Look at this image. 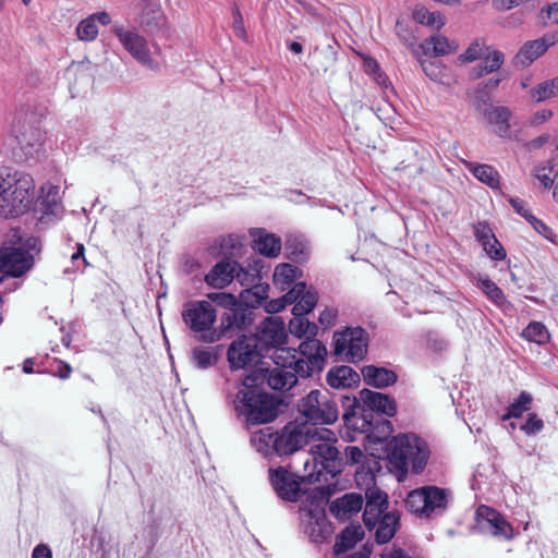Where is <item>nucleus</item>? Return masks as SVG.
<instances>
[{
  "mask_svg": "<svg viewBox=\"0 0 558 558\" xmlns=\"http://www.w3.org/2000/svg\"><path fill=\"white\" fill-rule=\"evenodd\" d=\"M40 198L43 199V203L49 207L58 205L61 199L60 187L51 183L44 184L41 186Z\"/></svg>",
  "mask_w": 558,
  "mask_h": 558,
  "instance_id": "nucleus-53",
  "label": "nucleus"
},
{
  "mask_svg": "<svg viewBox=\"0 0 558 558\" xmlns=\"http://www.w3.org/2000/svg\"><path fill=\"white\" fill-rule=\"evenodd\" d=\"M335 354L351 363L362 361L367 353L368 335L361 327H348L333 335Z\"/></svg>",
  "mask_w": 558,
  "mask_h": 558,
  "instance_id": "nucleus-10",
  "label": "nucleus"
},
{
  "mask_svg": "<svg viewBox=\"0 0 558 558\" xmlns=\"http://www.w3.org/2000/svg\"><path fill=\"white\" fill-rule=\"evenodd\" d=\"M428 453L426 444L414 434H400L388 444L390 463L402 473L409 468L420 473L427 462Z\"/></svg>",
  "mask_w": 558,
  "mask_h": 558,
  "instance_id": "nucleus-5",
  "label": "nucleus"
},
{
  "mask_svg": "<svg viewBox=\"0 0 558 558\" xmlns=\"http://www.w3.org/2000/svg\"><path fill=\"white\" fill-rule=\"evenodd\" d=\"M251 312L238 304L226 312L220 318V325L217 328L221 331V338L229 332L240 331L251 322Z\"/></svg>",
  "mask_w": 558,
  "mask_h": 558,
  "instance_id": "nucleus-25",
  "label": "nucleus"
},
{
  "mask_svg": "<svg viewBox=\"0 0 558 558\" xmlns=\"http://www.w3.org/2000/svg\"><path fill=\"white\" fill-rule=\"evenodd\" d=\"M365 383L377 388H385L396 383L397 375L387 368L367 365L362 368Z\"/></svg>",
  "mask_w": 558,
  "mask_h": 558,
  "instance_id": "nucleus-31",
  "label": "nucleus"
},
{
  "mask_svg": "<svg viewBox=\"0 0 558 558\" xmlns=\"http://www.w3.org/2000/svg\"><path fill=\"white\" fill-rule=\"evenodd\" d=\"M529 94L531 99L535 102H542L558 97L557 77L555 76L538 83L530 89Z\"/></svg>",
  "mask_w": 558,
  "mask_h": 558,
  "instance_id": "nucleus-40",
  "label": "nucleus"
},
{
  "mask_svg": "<svg viewBox=\"0 0 558 558\" xmlns=\"http://www.w3.org/2000/svg\"><path fill=\"white\" fill-rule=\"evenodd\" d=\"M38 252L37 238H23L20 230H11L0 248V282L8 276L19 277L27 271L33 266L34 253Z\"/></svg>",
  "mask_w": 558,
  "mask_h": 558,
  "instance_id": "nucleus-2",
  "label": "nucleus"
},
{
  "mask_svg": "<svg viewBox=\"0 0 558 558\" xmlns=\"http://www.w3.org/2000/svg\"><path fill=\"white\" fill-rule=\"evenodd\" d=\"M487 51L488 47L486 46L485 40L475 39L468 46V48L462 53L458 56L457 62L460 64L474 62L476 60L482 59Z\"/></svg>",
  "mask_w": 558,
  "mask_h": 558,
  "instance_id": "nucleus-44",
  "label": "nucleus"
},
{
  "mask_svg": "<svg viewBox=\"0 0 558 558\" xmlns=\"http://www.w3.org/2000/svg\"><path fill=\"white\" fill-rule=\"evenodd\" d=\"M318 301L317 292L313 289L304 290L298 295V300L294 301V306L292 308L293 315L307 314L310 313L316 305Z\"/></svg>",
  "mask_w": 558,
  "mask_h": 558,
  "instance_id": "nucleus-43",
  "label": "nucleus"
},
{
  "mask_svg": "<svg viewBox=\"0 0 558 558\" xmlns=\"http://www.w3.org/2000/svg\"><path fill=\"white\" fill-rule=\"evenodd\" d=\"M298 268L290 264L278 265L274 272V283L281 290H286L296 278Z\"/></svg>",
  "mask_w": 558,
  "mask_h": 558,
  "instance_id": "nucleus-48",
  "label": "nucleus"
},
{
  "mask_svg": "<svg viewBox=\"0 0 558 558\" xmlns=\"http://www.w3.org/2000/svg\"><path fill=\"white\" fill-rule=\"evenodd\" d=\"M478 287L486 294V296L489 300H492L495 304L504 303L505 295H504L502 291L492 280H489L487 278L480 279Z\"/></svg>",
  "mask_w": 558,
  "mask_h": 558,
  "instance_id": "nucleus-51",
  "label": "nucleus"
},
{
  "mask_svg": "<svg viewBox=\"0 0 558 558\" xmlns=\"http://www.w3.org/2000/svg\"><path fill=\"white\" fill-rule=\"evenodd\" d=\"M363 506V498L357 494H345L337 498L330 505V512L338 519L345 520L351 514L359 512Z\"/></svg>",
  "mask_w": 558,
  "mask_h": 558,
  "instance_id": "nucleus-29",
  "label": "nucleus"
},
{
  "mask_svg": "<svg viewBox=\"0 0 558 558\" xmlns=\"http://www.w3.org/2000/svg\"><path fill=\"white\" fill-rule=\"evenodd\" d=\"M529 223L534 228L536 232H538L546 240H548L551 243H557V236L555 232L544 221L533 216L530 217Z\"/></svg>",
  "mask_w": 558,
  "mask_h": 558,
  "instance_id": "nucleus-58",
  "label": "nucleus"
},
{
  "mask_svg": "<svg viewBox=\"0 0 558 558\" xmlns=\"http://www.w3.org/2000/svg\"><path fill=\"white\" fill-rule=\"evenodd\" d=\"M451 499L450 492L437 486H423L408 494L407 508L421 518L444 513Z\"/></svg>",
  "mask_w": 558,
  "mask_h": 558,
  "instance_id": "nucleus-7",
  "label": "nucleus"
},
{
  "mask_svg": "<svg viewBox=\"0 0 558 558\" xmlns=\"http://www.w3.org/2000/svg\"><path fill=\"white\" fill-rule=\"evenodd\" d=\"M286 338L284 323L279 318H266L257 329L255 340L259 344L260 352L282 344Z\"/></svg>",
  "mask_w": 558,
  "mask_h": 558,
  "instance_id": "nucleus-21",
  "label": "nucleus"
},
{
  "mask_svg": "<svg viewBox=\"0 0 558 558\" xmlns=\"http://www.w3.org/2000/svg\"><path fill=\"white\" fill-rule=\"evenodd\" d=\"M422 69L426 76L432 81L440 84H449V75L447 69L441 62L434 60L421 61Z\"/></svg>",
  "mask_w": 558,
  "mask_h": 558,
  "instance_id": "nucleus-47",
  "label": "nucleus"
},
{
  "mask_svg": "<svg viewBox=\"0 0 558 558\" xmlns=\"http://www.w3.org/2000/svg\"><path fill=\"white\" fill-rule=\"evenodd\" d=\"M542 19L549 24H558V2L551 3L541 11Z\"/></svg>",
  "mask_w": 558,
  "mask_h": 558,
  "instance_id": "nucleus-61",
  "label": "nucleus"
},
{
  "mask_svg": "<svg viewBox=\"0 0 558 558\" xmlns=\"http://www.w3.org/2000/svg\"><path fill=\"white\" fill-rule=\"evenodd\" d=\"M413 20L430 29L439 31L446 25V16L440 11H430L424 5H416L412 12Z\"/></svg>",
  "mask_w": 558,
  "mask_h": 558,
  "instance_id": "nucleus-33",
  "label": "nucleus"
},
{
  "mask_svg": "<svg viewBox=\"0 0 558 558\" xmlns=\"http://www.w3.org/2000/svg\"><path fill=\"white\" fill-rule=\"evenodd\" d=\"M298 354L301 361L299 364V375L307 377L312 373L323 369L327 350L319 340L310 337L301 342Z\"/></svg>",
  "mask_w": 558,
  "mask_h": 558,
  "instance_id": "nucleus-14",
  "label": "nucleus"
},
{
  "mask_svg": "<svg viewBox=\"0 0 558 558\" xmlns=\"http://www.w3.org/2000/svg\"><path fill=\"white\" fill-rule=\"evenodd\" d=\"M364 536V531L361 525H350L344 529L337 537L333 546V554L337 558H368L372 554L371 548L364 546L362 549L352 554H348L357 542Z\"/></svg>",
  "mask_w": 558,
  "mask_h": 558,
  "instance_id": "nucleus-18",
  "label": "nucleus"
},
{
  "mask_svg": "<svg viewBox=\"0 0 558 558\" xmlns=\"http://www.w3.org/2000/svg\"><path fill=\"white\" fill-rule=\"evenodd\" d=\"M306 517L308 518L306 532L314 542L319 543L330 535L331 530L323 509L315 508L307 510Z\"/></svg>",
  "mask_w": 558,
  "mask_h": 558,
  "instance_id": "nucleus-27",
  "label": "nucleus"
},
{
  "mask_svg": "<svg viewBox=\"0 0 558 558\" xmlns=\"http://www.w3.org/2000/svg\"><path fill=\"white\" fill-rule=\"evenodd\" d=\"M268 474L270 484L278 497L291 502L301 498L303 494L301 484L305 478L308 480L305 471L304 475H296L283 466L270 468Z\"/></svg>",
  "mask_w": 558,
  "mask_h": 558,
  "instance_id": "nucleus-12",
  "label": "nucleus"
},
{
  "mask_svg": "<svg viewBox=\"0 0 558 558\" xmlns=\"http://www.w3.org/2000/svg\"><path fill=\"white\" fill-rule=\"evenodd\" d=\"M242 299L245 303H248L251 306L258 305L262 300L266 296L265 288L262 286H255L253 290H245L241 293Z\"/></svg>",
  "mask_w": 558,
  "mask_h": 558,
  "instance_id": "nucleus-59",
  "label": "nucleus"
},
{
  "mask_svg": "<svg viewBox=\"0 0 558 558\" xmlns=\"http://www.w3.org/2000/svg\"><path fill=\"white\" fill-rule=\"evenodd\" d=\"M143 24L150 29L162 28L166 24V16L161 7L157 3H149L143 12Z\"/></svg>",
  "mask_w": 558,
  "mask_h": 558,
  "instance_id": "nucleus-46",
  "label": "nucleus"
},
{
  "mask_svg": "<svg viewBox=\"0 0 558 558\" xmlns=\"http://www.w3.org/2000/svg\"><path fill=\"white\" fill-rule=\"evenodd\" d=\"M399 526V515L397 512H388L378 520L376 524V541L379 544L388 543L397 532Z\"/></svg>",
  "mask_w": 558,
  "mask_h": 558,
  "instance_id": "nucleus-37",
  "label": "nucleus"
},
{
  "mask_svg": "<svg viewBox=\"0 0 558 558\" xmlns=\"http://www.w3.org/2000/svg\"><path fill=\"white\" fill-rule=\"evenodd\" d=\"M254 338L242 337L233 341L228 349V361L232 368H243L263 354Z\"/></svg>",
  "mask_w": 558,
  "mask_h": 558,
  "instance_id": "nucleus-20",
  "label": "nucleus"
},
{
  "mask_svg": "<svg viewBox=\"0 0 558 558\" xmlns=\"http://www.w3.org/2000/svg\"><path fill=\"white\" fill-rule=\"evenodd\" d=\"M250 277L251 275L245 271L238 262L226 259L214 266L205 276V281L215 289H222L227 287L233 278H236L243 286L248 284Z\"/></svg>",
  "mask_w": 558,
  "mask_h": 558,
  "instance_id": "nucleus-15",
  "label": "nucleus"
},
{
  "mask_svg": "<svg viewBox=\"0 0 558 558\" xmlns=\"http://www.w3.org/2000/svg\"><path fill=\"white\" fill-rule=\"evenodd\" d=\"M476 519L481 529L495 537L511 539L514 536L512 525L490 507L480 506L476 510Z\"/></svg>",
  "mask_w": 558,
  "mask_h": 558,
  "instance_id": "nucleus-19",
  "label": "nucleus"
},
{
  "mask_svg": "<svg viewBox=\"0 0 558 558\" xmlns=\"http://www.w3.org/2000/svg\"><path fill=\"white\" fill-rule=\"evenodd\" d=\"M250 441L257 452L268 457L275 452L276 432L271 427L259 428L251 434Z\"/></svg>",
  "mask_w": 558,
  "mask_h": 558,
  "instance_id": "nucleus-32",
  "label": "nucleus"
},
{
  "mask_svg": "<svg viewBox=\"0 0 558 558\" xmlns=\"http://www.w3.org/2000/svg\"><path fill=\"white\" fill-rule=\"evenodd\" d=\"M299 411L314 424H332L339 416L328 390H312L300 401Z\"/></svg>",
  "mask_w": 558,
  "mask_h": 558,
  "instance_id": "nucleus-9",
  "label": "nucleus"
},
{
  "mask_svg": "<svg viewBox=\"0 0 558 558\" xmlns=\"http://www.w3.org/2000/svg\"><path fill=\"white\" fill-rule=\"evenodd\" d=\"M276 367L293 371L299 374V364L301 363L298 350L288 347L278 345L274 348L271 354Z\"/></svg>",
  "mask_w": 558,
  "mask_h": 558,
  "instance_id": "nucleus-34",
  "label": "nucleus"
},
{
  "mask_svg": "<svg viewBox=\"0 0 558 558\" xmlns=\"http://www.w3.org/2000/svg\"><path fill=\"white\" fill-rule=\"evenodd\" d=\"M520 428L529 436L536 435L544 428V421L536 413H530Z\"/></svg>",
  "mask_w": 558,
  "mask_h": 558,
  "instance_id": "nucleus-56",
  "label": "nucleus"
},
{
  "mask_svg": "<svg viewBox=\"0 0 558 558\" xmlns=\"http://www.w3.org/2000/svg\"><path fill=\"white\" fill-rule=\"evenodd\" d=\"M483 114L497 136L506 140L522 141L520 133L512 130L514 125L511 122L513 114L509 107L489 105L484 109Z\"/></svg>",
  "mask_w": 558,
  "mask_h": 558,
  "instance_id": "nucleus-16",
  "label": "nucleus"
},
{
  "mask_svg": "<svg viewBox=\"0 0 558 558\" xmlns=\"http://www.w3.org/2000/svg\"><path fill=\"white\" fill-rule=\"evenodd\" d=\"M232 28H233V32H234V35L243 40H246L247 38V35H246V32H245V28H244V23H243V19H242V15L240 13V11L236 9L234 10L233 12V24H232Z\"/></svg>",
  "mask_w": 558,
  "mask_h": 558,
  "instance_id": "nucleus-63",
  "label": "nucleus"
},
{
  "mask_svg": "<svg viewBox=\"0 0 558 558\" xmlns=\"http://www.w3.org/2000/svg\"><path fill=\"white\" fill-rule=\"evenodd\" d=\"M289 330L298 338H310L316 335L317 327L315 324L305 318V314H300L294 315V318L290 320Z\"/></svg>",
  "mask_w": 558,
  "mask_h": 558,
  "instance_id": "nucleus-45",
  "label": "nucleus"
},
{
  "mask_svg": "<svg viewBox=\"0 0 558 558\" xmlns=\"http://www.w3.org/2000/svg\"><path fill=\"white\" fill-rule=\"evenodd\" d=\"M359 399L363 403V415L361 417H356L355 415L350 417L345 414L344 420L348 426L357 428L362 433H369L372 429V412L388 416H392L397 412L396 402L388 395L369 389H362L359 393Z\"/></svg>",
  "mask_w": 558,
  "mask_h": 558,
  "instance_id": "nucleus-8",
  "label": "nucleus"
},
{
  "mask_svg": "<svg viewBox=\"0 0 558 558\" xmlns=\"http://www.w3.org/2000/svg\"><path fill=\"white\" fill-rule=\"evenodd\" d=\"M44 133L31 128L17 136V144L25 160L39 159L44 155Z\"/></svg>",
  "mask_w": 558,
  "mask_h": 558,
  "instance_id": "nucleus-23",
  "label": "nucleus"
},
{
  "mask_svg": "<svg viewBox=\"0 0 558 558\" xmlns=\"http://www.w3.org/2000/svg\"><path fill=\"white\" fill-rule=\"evenodd\" d=\"M286 247L295 259H303L308 254L307 244L298 236H290L286 242Z\"/></svg>",
  "mask_w": 558,
  "mask_h": 558,
  "instance_id": "nucleus-52",
  "label": "nucleus"
},
{
  "mask_svg": "<svg viewBox=\"0 0 558 558\" xmlns=\"http://www.w3.org/2000/svg\"><path fill=\"white\" fill-rule=\"evenodd\" d=\"M337 441L336 434L325 427L312 426L310 439L311 444L308 456L304 461V471L308 476V481H318L323 471L333 472L338 466L339 451L333 446Z\"/></svg>",
  "mask_w": 558,
  "mask_h": 558,
  "instance_id": "nucleus-3",
  "label": "nucleus"
},
{
  "mask_svg": "<svg viewBox=\"0 0 558 558\" xmlns=\"http://www.w3.org/2000/svg\"><path fill=\"white\" fill-rule=\"evenodd\" d=\"M251 235L253 238V248L259 254L267 257L279 255L282 246L279 236L267 232L265 229H253Z\"/></svg>",
  "mask_w": 558,
  "mask_h": 558,
  "instance_id": "nucleus-26",
  "label": "nucleus"
},
{
  "mask_svg": "<svg viewBox=\"0 0 558 558\" xmlns=\"http://www.w3.org/2000/svg\"><path fill=\"white\" fill-rule=\"evenodd\" d=\"M207 298L210 303L214 302L217 305H219L223 308H227L228 311L230 308H233L238 304H240L233 294L226 293V292L209 293V294H207Z\"/></svg>",
  "mask_w": 558,
  "mask_h": 558,
  "instance_id": "nucleus-54",
  "label": "nucleus"
},
{
  "mask_svg": "<svg viewBox=\"0 0 558 558\" xmlns=\"http://www.w3.org/2000/svg\"><path fill=\"white\" fill-rule=\"evenodd\" d=\"M533 397L526 391H522L517 399H514L507 408L506 413L501 416L502 421H508L512 417L518 418L532 408Z\"/></svg>",
  "mask_w": 558,
  "mask_h": 558,
  "instance_id": "nucleus-42",
  "label": "nucleus"
},
{
  "mask_svg": "<svg viewBox=\"0 0 558 558\" xmlns=\"http://www.w3.org/2000/svg\"><path fill=\"white\" fill-rule=\"evenodd\" d=\"M255 379L247 376L243 388L236 395V410L252 425L272 422L278 415L276 399L254 385Z\"/></svg>",
  "mask_w": 558,
  "mask_h": 558,
  "instance_id": "nucleus-4",
  "label": "nucleus"
},
{
  "mask_svg": "<svg viewBox=\"0 0 558 558\" xmlns=\"http://www.w3.org/2000/svg\"><path fill=\"white\" fill-rule=\"evenodd\" d=\"M111 23V16L108 12H96L83 19L76 26L75 33L82 41H94L99 33L98 25L107 26Z\"/></svg>",
  "mask_w": 558,
  "mask_h": 558,
  "instance_id": "nucleus-24",
  "label": "nucleus"
},
{
  "mask_svg": "<svg viewBox=\"0 0 558 558\" xmlns=\"http://www.w3.org/2000/svg\"><path fill=\"white\" fill-rule=\"evenodd\" d=\"M312 427L291 422L276 432L275 453L287 456L295 452L310 439Z\"/></svg>",
  "mask_w": 558,
  "mask_h": 558,
  "instance_id": "nucleus-13",
  "label": "nucleus"
},
{
  "mask_svg": "<svg viewBox=\"0 0 558 558\" xmlns=\"http://www.w3.org/2000/svg\"><path fill=\"white\" fill-rule=\"evenodd\" d=\"M553 117L554 112L551 109H539L529 117L526 124L530 126H539L548 122Z\"/></svg>",
  "mask_w": 558,
  "mask_h": 558,
  "instance_id": "nucleus-60",
  "label": "nucleus"
},
{
  "mask_svg": "<svg viewBox=\"0 0 558 558\" xmlns=\"http://www.w3.org/2000/svg\"><path fill=\"white\" fill-rule=\"evenodd\" d=\"M298 373L284 368L275 367L268 376V385L275 390L291 389L298 381Z\"/></svg>",
  "mask_w": 558,
  "mask_h": 558,
  "instance_id": "nucleus-38",
  "label": "nucleus"
},
{
  "mask_svg": "<svg viewBox=\"0 0 558 558\" xmlns=\"http://www.w3.org/2000/svg\"><path fill=\"white\" fill-rule=\"evenodd\" d=\"M487 255L495 260H502L506 257V251L501 246V244L497 241V243H489L488 245H483Z\"/></svg>",
  "mask_w": 558,
  "mask_h": 558,
  "instance_id": "nucleus-62",
  "label": "nucleus"
},
{
  "mask_svg": "<svg viewBox=\"0 0 558 558\" xmlns=\"http://www.w3.org/2000/svg\"><path fill=\"white\" fill-rule=\"evenodd\" d=\"M505 56L499 50L487 51L484 56V63L475 66L471 75L473 78H480L486 74L493 73L504 64Z\"/></svg>",
  "mask_w": 558,
  "mask_h": 558,
  "instance_id": "nucleus-39",
  "label": "nucleus"
},
{
  "mask_svg": "<svg viewBox=\"0 0 558 558\" xmlns=\"http://www.w3.org/2000/svg\"><path fill=\"white\" fill-rule=\"evenodd\" d=\"M532 178L544 191H554L557 182V173L551 162L546 161L533 167Z\"/></svg>",
  "mask_w": 558,
  "mask_h": 558,
  "instance_id": "nucleus-35",
  "label": "nucleus"
},
{
  "mask_svg": "<svg viewBox=\"0 0 558 558\" xmlns=\"http://www.w3.org/2000/svg\"><path fill=\"white\" fill-rule=\"evenodd\" d=\"M326 380L330 387L342 389L352 387L353 385L357 384L360 376L350 366L341 365L329 369Z\"/></svg>",
  "mask_w": 558,
  "mask_h": 558,
  "instance_id": "nucleus-30",
  "label": "nucleus"
},
{
  "mask_svg": "<svg viewBox=\"0 0 558 558\" xmlns=\"http://www.w3.org/2000/svg\"><path fill=\"white\" fill-rule=\"evenodd\" d=\"M192 360L198 368L205 369L214 365L217 357L213 349L196 347L192 351Z\"/></svg>",
  "mask_w": 558,
  "mask_h": 558,
  "instance_id": "nucleus-50",
  "label": "nucleus"
},
{
  "mask_svg": "<svg viewBox=\"0 0 558 558\" xmlns=\"http://www.w3.org/2000/svg\"><path fill=\"white\" fill-rule=\"evenodd\" d=\"M111 32L133 59L145 66L153 68L154 59L150 45L137 28L116 23L112 25Z\"/></svg>",
  "mask_w": 558,
  "mask_h": 558,
  "instance_id": "nucleus-11",
  "label": "nucleus"
},
{
  "mask_svg": "<svg viewBox=\"0 0 558 558\" xmlns=\"http://www.w3.org/2000/svg\"><path fill=\"white\" fill-rule=\"evenodd\" d=\"M475 238L482 245H488L489 243H497V239L494 235L492 229L486 223H477L474 229Z\"/></svg>",
  "mask_w": 558,
  "mask_h": 558,
  "instance_id": "nucleus-57",
  "label": "nucleus"
},
{
  "mask_svg": "<svg viewBox=\"0 0 558 558\" xmlns=\"http://www.w3.org/2000/svg\"><path fill=\"white\" fill-rule=\"evenodd\" d=\"M181 315L184 324L201 341L214 343L221 339V331L215 327L217 311L209 301H189L183 305Z\"/></svg>",
  "mask_w": 558,
  "mask_h": 558,
  "instance_id": "nucleus-6",
  "label": "nucleus"
},
{
  "mask_svg": "<svg viewBox=\"0 0 558 558\" xmlns=\"http://www.w3.org/2000/svg\"><path fill=\"white\" fill-rule=\"evenodd\" d=\"M465 168L482 183L492 189L499 187V173L489 165H477L471 161H463Z\"/></svg>",
  "mask_w": 558,
  "mask_h": 558,
  "instance_id": "nucleus-36",
  "label": "nucleus"
},
{
  "mask_svg": "<svg viewBox=\"0 0 558 558\" xmlns=\"http://www.w3.org/2000/svg\"><path fill=\"white\" fill-rule=\"evenodd\" d=\"M388 496L378 489L366 492V505L363 513V521L369 529H374L379 519L388 513Z\"/></svg>",
  "mask_w": 558,
  "mask_h": 558,
  "instance_id": "nucleus-22",
  "label": "nucleus"
},
{
  "mask_svg": "<svg viewBox=\"0 0 558 558\" xmlns=\"http://www.w3.org/2000/svg\"><path fill=\"white\" fill-rule=\"evenodd\" d=\"M558 44V32L524 43L514 57V64L520 68L531 65L553 46Z\"/></svg>",
  "mask_w": 558,
  "mask_h": 558,
  "instance_id": "nucleus-17",
  "label": "nucleus"
},
{
  "mask_svg": "<svg viewBox=\"0 0 558 558\" xmlns=\"http://www.w3.org/2000/svg\"><path fill=\"white\" fill-rule=\"evenodd\" d=\"M522 336L530 342L545 344L549 341V332L544 324L539 322L530 323L522 331Z\"/></svg>",
  "mask_w": 558,
  "mask_h": 558,
  "instance_id": "nucleus-49",
  "label": "nucleus"
},
{
  "mask_svg": "<svg viewBox=\"0 0 558 558\" xmlns=\"http://www.w3.org/2000/svg\"><path fill=\"white\" fill-rule=\"evenodd\" d=\"M422 49L426 54L435 57L447 56L458 51L459 43L454 39H449L442 34H436L422 43Z\"/></svg>",
  "mask_w": 558,
  "mask_h": 558,
  "instance_id": "nucleus-28",
  "label": "nucleus"
},
{
  "mask_svg": "<svg viewBox=\"0 0 558 558\" xmlns=\"http://www.w3.org/2000/svg\"><path fill=\"white\" fill-rule=\"evenodd\" d=\"M305 283L298 282L293 286V288L287 292L283 296L278 299H272L265 304V310L267 313H278L283 310L288 304H292L298 300V295L304 290Z\"/></svg>",
  "mask_w": 558,
  "mask_h": 558,
  "instance_id": "nucleus-41",
  "label": "nucleus"
},
{
  "mask_svg": "<svg viewBox=\"0 0 558 558\" xmlns=\"http://www.w3.org/2000/svg\"><path fill=\"white\" fill-rule=\"evenodd\" d=\"M363 68H364V71L369 74V75H373L374 80L379 84V85H385L386 82H387V77L386 75L380 71V68L377 63V61L373 58H365L363 60Z\"/></svg>",
  "mask_w": 558,
  "mask_h": 558,
  "instance_id": "nucleus-55",
  "label": "nucleus"
},
{
  "mask_svg": "<svg viewBox=\"0 0 558 558\" xmlns=\"http://www.w3.org/2000/svg\"><path fill=\"white\" fill-rule=\"evenodd\" d=\"M72 264L76 270H83L88 264L84 256V245L78 244L77 251L71 256Z\"/></svg>",
  "mask_w": 558,
  "mask_h": 558,
  "instance_id": "nucleus-64",
  "label": "nucleus"
},
{
  "mask_svg": "<svg viewBox=\"0 0 558 558\" xmlns=\"http://www.w3.org/2000/svg\"><path fill=\"white\" fill-rule=\"evenodd\" d=\"M34 198L35 183L29 174L0 168V217L14 218L26 213Z\"/></svg>",
  "mask_w": 558,
  "mask_h": 558,
  "instance_id": "nucleus-1",
  "label": "nucleus"
}]
</instances>
